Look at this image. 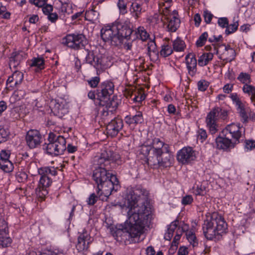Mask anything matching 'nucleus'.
<instances>
[{
	"mask_svg": "<svg viewBox=\"0 0 255 255\" xmlns=\"http://www.w3.org/2000/svg\"><path fill=\"white\" fill-rule=\"evenodd\" d=\"M148 196V191L141 185H137L129 191L127 195L128 222L127 221L124 225L110 228L111 234L120 244H130L143 233L152 216Z\"/></svg>",
	"mask_w": 255,
	"mask_h": 255,
	"instance_id": "f257e3e1",
	"label": "nucleus"
},
{
	"mask_svg": "<svg viewBox=\"0 0 255 255\" xmlns=\"http://www.w3.org/2000/svg\"><path fill=\"white\" fill-rule=\"evenodd\" d=\"M228 225L224 217L216 212L204 221L202 225L203 234L209 240L219 239L227 232Z\"/></svg>",
	"mask_w": 255,
	"mask_h": 255,
	"instance_id": "f03ea898",
	"label": "nucleus"
},
{
	"mask_svg": "<svg viewBox=\"0 0 255 255\" xmlns=\"http://www.w3.org/2000/svg\"><path fill=\"white\" fill-rule=\"evenodd\" d=\"M97 193L102 200H107L113 191L120 187L119 181L116 175H112L108 180L97 186Z\"/></svg>",
	"mask_w": 255,
	"mask_h": 255,
	"instance_id": "7ed1b4c3",
	"label": "nucleus"
},
{
	"mask_svg": "<svg viewBox=\"0 0 255 255\" xmlns=\"http://www.w3.org/2000/svg\"><path fill=\"white\" fill-rule=\"evenodd\" d=\"M222 134L231 139L234 144L237 145L243 140L245 135V129L239 123H232L228 125L222 130Z\"/></svg>",
	"mask_w": 255,
	"mask_h": 255,
	"instance_id": "20e7f679",
	"label": "nucleus"
},
{
	"mask_svg": "<svg viewBox=\"0 0 255 255\" xmlns=\"http://www.w3.org/2000/svg\"><path fill=\"white\" fill-rule=\"evenodd\" d=\"M214 50L217 54H219V58L226 62H231L233 61L236 57L235 49L232 47L229 44H213Z\"/></svg>",
	"mask_w": 255,
	"mask_h": 255,
	"instance_id": "39448f33",
	"label": "nucleus"
},
{
	"mask_svg": "<svg viewBox=\"0 0 255 255\" xmlns=\"http://www.w3.org/2000/svg\"><path fill=\"white\" fill-rule=\"evenodd\" d=\"M116 28L114 23L105 25L101 30V35L105 42H110L112 45L115 46H119L120 45V41L116 33Z\"/></svg>",
	"mask_w": 255,
	"mask_h": 255,
	"instance_id": "423d86ee",
	"label": "nucleus"
},
{
	"mask_svg": "<svg viewBox=\"0 0 255 255\" xmlns=\"http://www.w3.org/2000/svg\"><path fill=\"white\" fill-rule=\"evenodd\" d=\"M98 104L103 107L102 116L103 118L112 115L117 109L119 105V100L117 96H113L112 98L99 100Z\"/></svg>",
	"mask_w": 255,
	"mask_h": 255,
	"instance_id": "0eeeda50",
	"label": "nucleus"
},
{
	"mask_svg": "<svg viewBox=\"0 0 255 255\" xmlns=\"http://www.w3.org/2000/svg\"><path fill=\"white\" fill-rule=\"evenodd\" d=\"M116 27V34L119 38L120 45L123 43L124 40H129L133 30L130 28V23L128 21L124 22L115 21L114 22Z\"/></svg>",
	"mask_w": 255,
	"mask_h": 255,
	"instance_id": "6e6552de",
	"label": "nucleus"
},
{
	"mask_svg": "<svg viewBox=\"0 0 255 255\" xmlns=\"http://www.w3.org/2000/svg\"><path fill=\"white\" fill-rule=\"evenodd\" d=\"M43 149L50 155H58L64 152V136L59 135L53 142L45 143L43 145Z\"/></svg>",
	"mask_w": 255,
	"mask_h": 255,
	"instance_id": "1a4fd4ad",
	"label": "nucleus"
},
{
	"mask_svg": "<svg viewBox=\"0 0 255 255\" xmlns=\"http://www.w3.org/2000/svg\"><path fill=\"white\" fill-rule=\"evenodd\" d=\"M178 220H176L173 221L169 225L167 231L164 235V239L166 240L170 241L173 236L175 230H176V235L174 237L172 244H174L176 245V244H178L182 234L185 231V228L178 227Z\"/></svg>",
	"mask_w": 255,
	"mask_h": 255,
	"instance_id": "9d476101",
	"label": "nucleus"
},
{
	"mask_svg": "<svg viewBox=\"0 0 255 255\" xmlns=\"http://www.w3.org/2000/svg\"><path fill=\"white\" fill-rule=\"evenodd\" d=\"M219 108H213L208 113L206 118V126L209 132L213 135L217 132L219 128Z\"/></svg>",
	"mask_w": 255,
	"mask_h": 255,
	"instance_id": "9b49d317",
	"label": "nucleus"
},
{
	"mask_svg": "<svg viewBox=\"0 0 255 255\" xmlns=\"http://www.w3.org/2000/svg\"><path fill=\"white\" fill-rule=\"evenodd\" d=\"M154 156L156 158L157 163L159 167L166 168L171 166L173 164L174 156L170 150V147H165V150L159 154H154Z\"/></svg>",
	"mask_w": 255,
	"mask_h": 255,
	"instance_id": "f8f14e48",
	"label": "nucleus"
},
{
	"mask_svg": "<svg viewBox=\"0 0 255 255\" xmlns=\"http://www.w3.org/2000/svg\"><path fill=\"white\" fill-rule=\"evenodd\" d=\"M115 86L110 81H106L101 83L96 91L97 100L108 99L114 93Z\"/></svg>",
	"mask_w": 255,
	"mask_h": 255,
	"instance_id": "ddd939ff",
	"label": "nucleus"
},
{
	"mask_svg": "<svg viewBox=\"0 0 255 255\" xmlns=\"http://www.w3.org/2000/svg\"><path fill=\"white\" fill-rule=\"evenodd\" d=\"M39 174L41 175V177L37 187L35 189V193L37 197L43 200L48 194L47 188L51 185L52 180L46 174Z\"/></svg>",
	"mask_w": 255,
	"mask_h": 255,
	"instance_id": "4468645a",
	"label": "nucleus"
},
{
	"mask_svg": "<svg viewBox=\"0 0 255 255\" xmlns=\"http://www.w3.org/2000/svg\"><path fill=\"white\" fill-rule=\"evenodd\" d=\"M196 158L195 151L190 146L183 147L177 153V160L183 164L191 163Z\"/></svg>",
	"mask_w": 255,
	"mask_h": 255,
	"instance_id": "2eb2a0df",
	"label": "nucleus"
},
{
	"mask_svg": "<svg viewBox=\"0 0 255 255\" xmlns=\"http://www.w3.org/2000/svg\"><path fill=\"white\" fill-rule=\"evenodd\" d=\"M65 44L74 49H79L84 46L85 37L82 34H70L65 37Z\"/></svg>",
	"mask_w": 255,
	"mask_h": 255,
	"instance_id": "dca6fc26",
	"label": "nucleus"
},
{
	"mask_svg": "<svg viewBox=\"0 0 255 255\" xmlns=\"http://www.w3.org/2000/svg\"><path fill=\"white\" fill-rule=\"evenodd\" d=\"M124 127L123 120L118 117L112 120L107 125V134L112 137L116 136Z\"/></svg>",
	"mask_w": 255,
	"mask_h": 255,
	"instance_id": "f3484780",
	"label": "nucleus"
},
{
	"mask_svg": "<svg viewBox=\"0 0 255 255\" xmlns=\"http://www.w3.org/2000/svg\"><path fill=\"white\" fill-rule=\"evenodd\" d=\"M185 64L189 76L194 77L198 73L197 62L196 55L194 53H189L185 58Z\"/></svg>",
	"mask_w": 255,
	"mask_h": 255,
	"instance_id": "a211bd4d",
	"label": "nucleus"
},
{
	"mask_svg": "<svg viewBox=\"0 0 255 255\" xmlns=\"http://www.w3.org/2000/svg\"><path fill=\"white\" fill-rule=\"evenodd\" d=\"M41 135L36 129L29 130L26 134L25 139L27 145L30 148L36 147L41 142Z\"/></svg>",
	"mask_w": 255,
	"mask_h": 255,
	"instance_id": "6ab92c4d",
	"label": "nucleus"
},
{
	"mask_svg": "<svg viewBox=\"0 0 255 255\" xmlns=\"http://www.w3.org/2000/svg\"><path fill=\"white\" fill-rule=\"evenodd\" d=\"M216 144L217 148L219 149H223L224 151H228L231 149L235 147L236 144L232 141L231 139L227 136L223 135V134H220L216 138Z\"/></svg>",
	"mask_w": 255,
	"mask_h": 255,
	"instance_id": "aec40b11",
	"label": "nucleus"
},
{
	"mask_svg": "<svg viewBox=\"0 0 255 255\" xmlns=\"http://www.w3.org/2000/svg\"><path fill=\"white\" fill-rule=\"evenodd\" d=\"M8 228L6 222L0 218V246L6 247L11 243V239L8 236Z\"/></svg>",
	"mask_w": 255,
	"mask_h": 255,
	"instance_id": "412c9836",
	"label": "nucleus"
},
{
	"mask_svg": "<svg viewBox=\"0 0 255 255\" xmlns=\"http://www.w3.org/2000/svg\"><path fill=\"white\" fill-rule=\"evenodd\" d=\"M112 175H114L103 168H96L93 172L92 179L98 186L110 179Z\"/></svg>",
	"mask_w": 255,
	"mask_h": 255,
	"instance_id": "4be33fe9",
	"label": "nucleus"
},
{
	"mask_svg": "<svg viewBox=\"0 0 255 255\" xmlns=\"http://www.w3.org/2000/svg\"><path fill=\"white\" fill-rule=\"evenodd\" d=\"M91 236L87 230L84 229L83 232L80 233L78 238V243L76 248L79 251L87 250L91 243Z\"/></svg>",
	"mask_w": 255,
	"mask_h": 255,
	"instance_id": "5701e85b",
	"label": "nucleus"
},
{
	"mask_svg": "<svg viewBox=\"0 0 255 255\" xmlns=\"http://www.w3.org/2000/svg\"><path fill=\"white\" fill-rule=\"evenodd\" d=\"M166 24V29L170 32H175L180 26V20L178 17L177 11L173 10L171 14L169 13Z\"/></svg>",
	"mask_w": 255,
	"mask_h": 255,
	"instance_id": "b1692460",
	"label": "nucleus"
},
{
	"mask_svg": "<svg viewBox=\"0 0 255 255\" xmlns=\"http://www.w3.org/2000/svg\"><path fill=\"white\" fill-rule=\"evenodd\" d=\"M125 123L130 128H134L137 125L142 124L144 121L141 112H136L135 115H129L124 119Z\"/></svg>",
	"mask_w": 255,
	"mask_h": 255,
	"instance_id": "393cba45",
	"label": "nucleus"
},
{
	"mask_svg": "<svg viewBox=\"0 0 255 255\" xmlns=\"http://www.w3.org/2000/svg\"><path fill=\"white\" fill-rule=\"evenodd\" d=\"M27 57L26 54L22 51H15L13 52L9 57V66L10 68L12 66L17 67L20 63Z\"/></svg>",
	"mask_w": 255,
	"mask_h": 255,
	"instance_id": "a878e982",
	"label": "nucleus"
},
{
	"mask_svg": "<svg viewBox=\"0 0 255 255\" xmlns=\"http://www.w3.org/2000/svg\"><path fill=\"white\" fill-rule=\"evenodd\" d=\"M112 162L109 158V155L107 151L103 152L101 154L100 158L98 160V167L97 168H101L109 172L112 169Z\"/></svg>",
	"mask_w": 255,
	"mask_h": 255,
	"instance_id": "bb28decb",
	"label": "nucleus"
},
{
	"mask_svg": "<svg viewBox=\"0 0 255 255\" xmlns=\"http://www.w3.org/2000/svg\"><path fill=\"white\" fill-rule=\"evenodd\" d=\"M147 54L151 61L156 62L158 60L160 56L159 51L154 40H151L148 43Z\"/></svg>",
	"mask_w": 255,
	"mask_h": 255,
	"instance_id": "cd10ccee",
	"label": "nucleus"
},
{
	"mask_svg": "<svg viewBox=\"0 0 255 255\" xmlns=\"http://www.w3.org/2000/svg\"><path fill=\"white\" fill-rule=\"evenodd\" d=\"M150 145L153 149V155L159 154V152L165 150V147L167 148L170 147L169 144L165 143L157 137L152 138V142L150 143Z\"/></svg>",
	"mask_w": 255,
	"mask_h": 255,
	"instance_id": "c85d7f7f",
	"label": "nucleus"
},
{
	"mask_svg": "<svg viewBox=\"0 0 255 255\" xmlns=\"http://www.w3.org/2000/svg\"><path fill=\"white\" fill-rule=\"evenodd\" d=\"M173 49L171 45V42L169 38H165L160 47L159 51L160 56L166 58L169 56L173 53Z\"/></svg>",
	"mask_w": 255,
	"mask_h": 255,
	"instance_id": "c756f323",
	"label": "nucleus"
},
{
	"mask_svg": "<svg viewBox=\"0 0 255 255\" xmlns=\"http://www.w3.org/2000/svg\"><path fill=\"white\" fill-rule=\"evenodd\" d=\"M142 5V2L133 1L129 7L130 14L135 20H137L144 11Z\"/></svg>",
	"mask_w": 255,
	"mask_h": 255,
	"instance_id": "7c9ffc66",
	"label": "nucleus"
},
{
	"mask_svg": "<svg viewBox=\"0 0 255 255\" xmlns=\"http://www.w3.org/2000/svg\"><path fill=\"white\" fill-rule=\"evenodd\" d=\"M110 61L105 55H100L96 57V61L94 67L98 70L104 71L110 67Z\"/></svg>",
	"mask_w": 255,
	"mask_h": 255,
	"instance_id": "2f4dec72",
	"label": "nucleus"
},
{
	"mask_svg": "<svg viewBox=\"0 0 255 255\" xmlns=\"http://www.w3.org/2000/svg\"><path fill=\"white\" fill-rule=\"evenodd\" d=\"M23 79V74L18 71H15L7 80L6 84H11L10 87L16 86L21 83Z\"/></svg>",
	"mask_w": 255,
	"mask_h": 255,
	"instance_id": "473e14b6",
	"label": "nucleus"
},
{
	"mask_svg": "<svg viewBox=\"0 0 255 255\" xmlns=\"http://www.w3.org/2000/svg\"><path fill=\"white\" fill-rule=\"evenodd\" d=\"M214 54L212 52H204L198 57V64L200 67L207 65L213 59Z\"/></svg>",
	"mask_w": 255,
	"mask_h": 255,
	"instance_id": "72a5a7b5",
	"label": "nucleus"
},
{
	"mask_svg": "<svg viewBox=\"0 0 255 255\" xmlns=\"http://www.w3.org/2000/svg\"><path fill=\"white\" fill-rule=\"evenodd\" d=\"M237 110L242 118V121L244 123L248 121L249 119L248 115V107L246 105V102L243 101L236 106Z\"/></svg>",
	"mask_w": 255,
	"mask_h": 255,
	"instance_id": "f704fd0d",
	"label": "nucleus"
},
{
	"mask_svg": "<svg viewBox=\"0 0 255 255\" xmlns=\"http://www.w3.org/2000/svg\"><path fill=\"white\" fill-rule=\"evenodd\" d=\"M242 90L244 94L250 97L251 103L255 105V87L250 84H245L243 85Z\"/></svg>",
	"mask_w": 255,
	"mask_h": 255,
	"instance_id": "c9c22d12",
	"label": "nucleus"
},
{
	"mask_svg": "<svg viewBox=\"0 0 255 255\" xmlns=\"http://www.w3.org/2000/svg\"><path fill=\"white\" fill-rule=\"evenodd\" d=\"M172 0H158V11L162 12L163 14L167 16L169 14V7L171 5Z\"/></svg>",
	"mask_w": 255,
	"mask_h": 255,
	"instance_id": "e433bc0d",
	"label": "nucleus"
},
{
	"mask_svg": "<svg viewBox=\"0 0 255 255\" xmlns=\"http://www.w3.org/2000/svg\"><path fill=\"white\" fill-rule=\"evenodd\" d=\"M171 43L173 51L176 52H182L186 48L185 42L179 37L176 38Z\"/></svg>",
	"mask_w": 255,
	"mask_h": 255,
	"instance_id": "4c0bfd02",
	"label": "nucleus"
},
{
	"mask_svg": "<svg viewBox=\"0 0 255 255\" xmlns=\"http://www.w3.org/2000/svg\"><path fill=\"white\" fill-rule=\"evenodd\" d=\"M135 32L136 38L142 41H145L149 38V33L143 26L138 27Z\"/></svg>",
	"mask_w": 255,
	"mask_h": 255,
	"instance_id": "58836bf2",
	"label": "nucleus"
},
{
	"mask_svg": "<svg viewBox=\"0 0 255 255\" xmlns=\"http://www.w3.org/2000/svg\"><path fill=\"white\" fill-rule=\"evenodd\" d=\"M30 66L31 67H36V69L35 70L36 72H38L39 70L44 68V60L43 58H34L31 60Z\"/></svg>",
	"mask_w": 255,
	"mask_h": 255,
	"instance_id": "ea45409f",
	"label": "nucleus"
},
{
	"mask_svg": "<svg viewBox=\"0 0 255 255\" xmlns=\"http://www.w3.org/2000/svg\"><path fill=\"white\" fill-rule=\"evenodd\" d=\"M186 236L187 239L193 247H196L198 245V240L196 237L195 234L193 229L187 230L186 231Z\"/></svg>",
	"mask_w": 255,
	"mask_h": 255,
	"instance_id": "a19ab883",
	"label": "nucleus"
},
{
	"mask_svg": "<svg viewBox=\"0 0 255 255\" xmlns=\"http://www.w3.org/2000/svg\"><path fill=\"white\" fill-rule=\"evenodd\" d=\"M63 165H61L60 167H57L56 169H51L49 167H43L41 168L38 170L39 174H46L48 176L49 174H51L52 175H56L57 174V171L62 172L63 171Z\"/></svg>",
	"mask_w": 255,
	"mask_h": 255,
	"instance_id": "79ce46f5",
	"label": "nucleus"
},
{
	"mask_svg": "<svg viewBox=\"0 0 255 255\" xmlns=\"http://www.w3.org/2000/svg\"><path fill=\"white\" fill-rule=\"evenodd\" d=\"M206 188L202 184H195L192 188V193L196 196H204L206 193Z\"/></svg>",
	"mask_w": 255,
	"mask_h": 255,
	"instance_id": "37998d69",
	"label": "nucleus"
},
{
	"mask_svg": "<svg viewBox=\"0 0 255 255\" xmlns=\"http://www.w3.org/2000/svg\"><path fill=\"white\" fill-rule=\"evenodd\" d=\"M237 80L243 84V85L251 84L252 82L251 74L246 72H241L237 77Z\"/></svg>",
	"mask_w": 255,
	"mask_h": 255,
	"instance_id": "c03bdc74",
	"label": "nucleus"
},
{
	"mask_svg": "<svg viewBox=\"0 0 255 255\" xmlns=\"http://www.w3.org/2000/svg\"><path fill=\"white\" fill-rule=\"evenodd\" d=\"M0 168L5 172L9 173L13 171L14 167L10 160H0Z\"/></svg>",
	"mask_w": 255,
	"mask_h": 255,
	"instance_id": "a18cd8bd",
	"label": "nucleus"
},
{
	"mask_svg": "<svg viewBox=\"0 0 255 255\" xmlns=\"http://www.w3.org/2000/svg\"><path fill=\"white\" fill-rule=\"evenodd\" d=\"M99 15V12L96 11L94 8H92L86 11L85 14V19L89 21H93L98 18Z\"/></svg>",
	"mask_w": 255,
	"mask_h": 255,
	"instance_id": "49530a36",
	"label": "nucleus"
},
{
	"mask_svg": "<svg viewBox=\"0 0 255 255\" xmlns=\"http://www.w3.org/2000/svg\"><path fill=\"white\" fill-rule=\"evenodd\" d=\"M239 25L238 20L234 19L232 23L230 24H229V23H228V25L225 30V34L228 35L235 32L238 30Z\"/></svg>",
	"mask_w": 255,
	"mask_h": 255,
	"instance_id": "de8ad7c7",
	"label": "nucleus"
},
{
	"mask_svg": "<svg viewBox=\"0 0 255 255\" xmlns=\"http://www.w3.org/2000/svg\"><path fill=\"white\" fill-rule=\"evenodd\" d=\"M151 149V145L146 141L139 147L138 151L139 154H142L144 157H146L149 155Z\"/></svg>",
	"mask_w": 255,
	"mask_h": 255,
	"instance_id": "09e8293b",
	"label": "nucleus"
},
{
	"mask_svg": "<svg viewBox=\"0 0 255 255\" xmlns=\"http://www.w3.org/2000/svg\"><path fill=\"white\" fill-rule=\"evenodd\" d=\"M87 54L85 58L86 61L87 63L94 67L96 63V57L93 51L87 50Z\"/></svg>",
	"mask_w": 255,
	"mask_h": 255,
	"instance_id": "8fccbe9b",
	"label": "nucleus"
},
{
	"mask_svg": "<svg viewBox=\"0 0 255 255\" xmlns=\"http://www.w3.org/2000/svg\"><path fill=\"white\" fill-rule=\"evenodd\" d=\"M108 152L109 155V158L111 159L113 164H121L122 161L121 159V156L119 154L116 152H111V151H109Z\"/></svg>",
	"mask_w": 255,
	"mask_h": 255,
	"instance_id": "3c124183",
	"label": "nucleus"
},
{
	"mask_svg": "<svg viewBox=\"0 0 255 255\" xmlns=\"http://www.w3.org/2000/svg\"><path fill=\"white\" fill-rule=\"evenodd\" d=\"M208 37L207 32H203L198 38L196 42V45L197 47H200L203 46L206 43Z\"/></svg>",
	"mask_w": 255,
	"mask_h": 255,
	"instance_id": "603ef678",
	"label": "nucleus"
},
{
	"mask_svg": "<svg viewBox=\"0 0 255 255\" xmlns=\"http://www.w3.org/2000/svg\"><path fill=\"white\" fill-rule=\"evenodd\" d=\"M197 139L201 142H204L207 138L206 130L203 128H199L197 132Z\"/></svg>",
	"mask_w": 255,
	"mask_h": 255,
	"instance_id": "864d4df0",
	"label": "nucleus"
},
{
	"mask_svg": "<svg viewBox=\"0 0 255 255\" xmlns=\"http://www.w3.org/2000/svg\"><path fill=\"white\" fill-rule=\"evenodd\" d=\"M210 83L205 80L202 79L197 83L198 89L199 91L204 92L209 87Z\"/></svg>",
	"mask_w": 255,
	"mask_h": 255,
	"instance_id": "5fc2aeb1",
	"label": "nucleus"
},
{
	"mask_svg": "<svg viewBox=\"0 0 255 255\" xmlns=\"http://www.w3.org/2000/svg\"><path fill=\"white\" fill-rule=\"evenodd\" d=\"M203 17L204 22L206 24H210L211 22L212 19L214 17L213 14L208 10H205L203 11Z\"/></svg>",
	"mask_w": 255,
	"mask_h": 255,
	"instance_id": "6e6d98bb",
	"label": "nucleus"
},
{
	"mask_svg": "<svg viewBox=\"0 0 255 255\" xmlns=\"http://www.w3.org/2000/svg\"><path fill=\"white\" fill-rule=\"evenodd\" d=\"M117 5L121 13L124 14L127 12V4L125 0H118Z\"/></svg>",
	"mask_w": 255,
	"mask_h": 255,
	"instance_id": "4d7b16f0",
	"label": "nucleus"
},
{
	"mask_svg": "<svg viewBox=\"0 0 255 255\" xmlns=\"http://www.w3.org/2000/svg\"><path fill=\"white\" fill-rule=\"evenodd\" d=\"M217 23L218 25L222 28L227 27L229 23V19L226 17H219L218 19Z\"/></svg>",
	"mask_w": 255,
	"mask_h": 255,
	"instance_id": "13d9d810",
	"label": "nucleus"
},
{
	"mask_svg": "<svg viewBox=\"0 0 255 255\" xmlns=\"http://www.w3.org/2000/svg\"><path fill=\"white\" fill-rule=\"evenodd\" d=\"M100 81V78L99 76L92 77L91 79L87 81L88 84L92 88H96L97 87Z\"/></svg>",
	"mask_w": 255,
	"mask_h": 255,
	"instance_id": "bf43d9fd",
	"label": "nucleus"
},
{
	"mask_svg": "<svg viewBox=\"0 0 255 255\" xmlns=\"http://www.w3.org/2000/svg\"><path fill=\"white\" fill-rule=\"evenodd\" d=\"M159 13H155L152 17V19L155 20L156 23H158L160 20L163 21V18L164 17V19H168V16H165L159 11Z\"/></svg>",
	"mask_w": 255,
	"mask_h": 255,
	"instance_id": "052dcab7",
	"label": "nucleus"
},
{
	"mask_svg": "<svg viewBox=\"0 0 255 255\" xmlns=\"http://www.w3.org/2000/svg\"><path fill=\"white\" fill-rule=\"evenodd\" d=\"M229 97L232 100L233 104L236 106L239 103L242 102L241 99L240 98L239 95L237 93H231Z\"/></svg>",
	"mask_w": 255,
	"mask_h": 255,
	"instance_id": "680f3d73",
	"label": "nucleus"
},
{
	"mask_svg": "<svg viewBox=\"0 0 255 255\" xmlns=\"http://www.w3.org/2000/svg\"><path fill=\"white\" fill-rule=\"evenodd\" d=\"M245 147L248 150H251L255 148V140H246L245 141Z\"/></svg>",
	"mask_w": 255,
	"mask_h": 255,
	"instance_id": "e2e57ef3",
	"label": "nucleus"
},
{
	"mask_svg": "<svg viewBox=\"0 0 255 255\" xmlns=\"http://www.w3.org/2000/svg\"><path fill=\"white\" fill-rule=\"evenodd\" d=\"M193 201V198L191 195H186L182 199L181 203L184 205H187L191 204Z\"/></svg>",
	"mask_w": 255,
	"mask_h": 255,
	"instance_id": "0e129e2a",
	"label": "nucleus"
},
{
	"mask_svg": "<svg viewBox=\"0 0 255 255\" xmlns=\"http://www.w3.org/2000/svg\"><path fill=\"white\" fill-rule=\"evenodd\" d=\"M97 201V196L95 193L91 194L87 200V204L90 206L94 205Z\"/></svg>",
	"mask_w": 255,
	"mask_h": 255,
	"instance_id": "69168bd1",
	"label": "nucleus"
},
{
	"mask_svg": "<svg viewBox=\"0 0 255 255\" xmlns=\"http://www.w3.org/2000/svg\"><path fill=\"white\" fill-rule=\"evenodd\" d=\"M10 155V152L9 150H2L0 154V159L4 161L9 160V158Z\"/></svg>",
	"mask_w": 255,
	"mask_h": 255,
	"instance_id": "338daca9",
	"label": "nucleus"
},
{
	"mask_svg": "<svg viewBox=\"0 0 255 255\" xmlns=\"http://www.w3.org/2000/svg\"><path fill=\"white\" fill-rule=\"evenodd\" d=\"M234 89V84L228 83L223 87V91L225 94H231Z\"/></svg>",
	"mask_w": 255,
	"mask_h": 255,
	"instance_id": "774afa93",
	"label": "nucleus"
}]
</instances>
